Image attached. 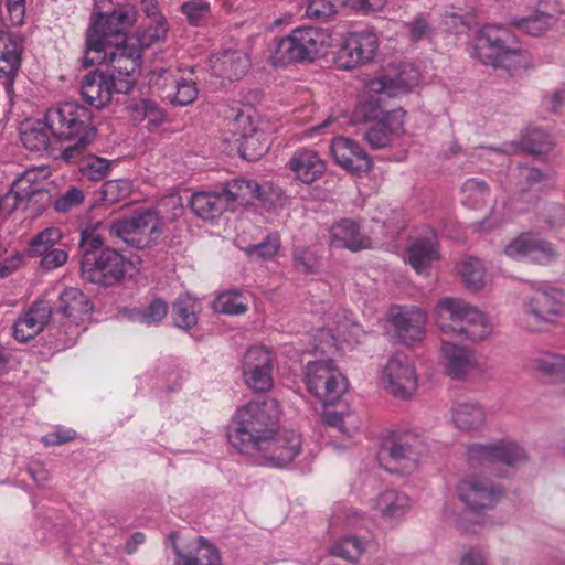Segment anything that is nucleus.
Segmentation results:
<instances>
[{
    "label": "nucleus",
    "instance_id": "obj_1",
    "mask_svg": "<svg viewBox=\"0 0 565 565\" xmlns=\"http://www.w3.org/2000/svg\"><path fill=\"white\" fill-rule=\"evenodd\" d=\"M279 403L275 398L252 401L236 409L227 428L228 443L238 452L257 455V447L279 425Z\"/></svg>",
    "mask_w": 565,
    "mask_h": 565
},
{
    "label": "nucleus",
    "instance_id": "obj_2",
    "mask_svg": "<svg viewBox=\"0 0 565 565\" xmlns=\"http://www.w3.org/2000/svg\"><path fill=\"white\" fill-rule=\"evenodd\" d=\"M102 226L98 223L96 227H86L81 232V275L88 282L113 287L125 280L131 262L115 248L104 246V238L97 233Z\"/></svg>",
    "mask_w": 565,
    "mask_h": 565
},
{
    "label": "nucleus",
    "instance_id": "obj_3",
    "mask_svg": "<svg viewBox=\"0 0 565 565\" xmlns=\"http://www.w3.org/2000/svg\"><path fill=\"white\" fill-rule=\"evenodd\" d=\"M45 124L55 138L75 141L62 151V158L67 162L75 160L97 132L93 124V111L74 102L50 108L45 114Z\"/></svg>",
    "mask_w": 565,
    "mask_h": 565
},
{
    "label": "nucleus",
    "instance_id": "obj_4",
    "mask_svg": "<svg viewBox=\"0 0 565 565\" xmlns=\"http://www.w3.org/2000/svg\"><path fill=\"white\" fill-rule=\"evenodd\" d=\"M135 14L131 9L119 6L110 12H99L92 26L86 32L85 50L81 58L84 68L100 64L105 61V47L137 40L127 36V31L134 23Z\"/></svg>",
    "mask_w": 565,
    "mask_h": 565
},
{
    "label": "nucleus",
    "instance_id": "obj_5",
    "mask_svg": "<svg viewBox=\"0 0 565 565\" xmlns=\"http://www.w3.org/2000/svg\"><path fill=\"white\" fill-rule=\"evenodd\" d=\"M515 35L503 25L483 26L477 39L476 54L483 64L503 68L510 75L529 65L527 52L515 46Z\"/></svg>",
    "mask_w": 565,
    "mask_h": 565
},
{
    "label": "nucleus",
    "instance_id": "obj_6",
    "mask_svg": "<svg viewBox=\"0 0 565 565\" xmlns=\"http://www.w3.org/2000/svg\"><path fill=\"white\" fill-rule=\"evenodd\" d=\"M437 323L444 333L482 341L492 332L487 316L459 298H443L436 306Z\"/></svg>",
    "mask_w": 565,
    "mask_h": 565
},
{
    "label": "nucleus",
    "instance_id": "obj_7",
    "mask_svg": "<svg viewBox=\"0 0 565 565\" xmlns=\"http://www.w3.org/2000/svg\"><path fill=\"white\" fill-rule=\"evenodd\" d=\"M93 303L81 289L68 287L64 289L52 308V334L56 337L62 347H70L76 342L81 333V324L89 319Z\"/></svg>",
    "mask_w": 565,
    "mask_h": 565
},
{
    "label": "nucleus",
    "instance_id": "obj_8",
    "mask_svg": "<svg viewBox=\"0 0 565 565\" xmlns=\"http://www.w3.org/2000/svg\"><path fill=\"white\" fill-rule=\"evenodd\" d=\"M330 35L318 28H297L278 42L271 57L275 66L313 61L323 56L330 46Z\"/></svg>",
    "mask_w": 565,
    "mask_h": 565
},
{
    "label": "nucleus",
    "instance_id": "obj_9",
    "mask_svg": "<svg viewBox=\"0 0 565 565\" xmlns=\"http://www.w3.org/2000/svg\"><path fill=\"white\" fill-rule=\"evenodd\" d=\"M107 230L111 237L119 238L138 249L154 245L163 233L158 212L150 209L138 212L129 218L114 221Z\"/></svg>",
    "mask_w": 565,
    "mask_h": 565
},
{
    "label": "nucleus",
    "instance_id": "obj_10",
    "mask_svg": "<svg viewBox=\"0 0 565 565\" xmlns=\"http://www.w3.org/2000/svg\"><path fill=\"white\" fill-rule=\"evenodd\" d=\"M305 383L309 393L324 405L340 399L348 387L347 380L331 359L308 362Z\"/></svg>",
    "mask_w": 565,
    "mask_h": 565
},
{
    "label": "nucleus",
    "instance_id": "obj_11",
    "mask_svg": "<svg viewBox=\"0 0 565 565\" xmlns=\"http://www.w3.org/2000/svg\"><path fill=\"white\" fill-rule=\"evenodd\" d=\"M137 40H130L122 44L114 45V47H105V61L108 64V75L116 79L117 93L127 94L135 85V73L137 72L141 51L145 49Z\"/></svg>",
    "mask_w": 565,
    "mask_h": 565
},
{
    "label": "nucleus",
    "instance_id": "obj_12",
    "mask_svg": "<svg viewBox=\"0 0 565 565\" xmlns=\"http://www.w3.org/2000/svg\"><path fill=\"white\" fill-rule=\"evenodd\" d=\"M564 311L565 294L554 287L536 288L523 302V315L531 331H539L544 324L554 322Z\"/></svg>",
    "mask_w": 565,
    "mask_h": 565
},
{
    "label": "nucleus",
    "instance_id": "obj_13",
    "mask_svg": "<svg viewBox=\"0 0 565 565\" xmlns=\"http://www.w3.org/2000/svg\"><path fill=\"white\" fill-rule=\"evenodd\" d=\"M301 450V436L295 430L278 429L257 447V455H249L262 466L281 468L290 463Z\"/></svg>",
    "mask_w": 565,
    "mask_h": 565
},
{
    "label": "nucleus",
    "instance_id": "obj_14",
    "mask_svg": "<svg viewBox=\"0 0 565 565\" xmlns=\"http://www.w3.org/2000/svg\"><path fill=\"white\" fill-rule=\"evenodd\" d=\"M62 239L58 227H46L30 239L28 256L40 258L39 266L44 271L57 269L68 260L67 246Z\"/></svg>",
    "mask_w": 565,
    "mask_h": 565
},
{
    "label": "nucleus",
    "instance_id": "obj_15",
    "mask_svg": "<svg viewBox=\"0 0 565 565\" xmlns=\"http://www.w3.org/2000/svg\"><path fill=\"white\" fill-rule=\"evenodd\" d=\"M467 456L472 467H488L497 463L514 467L527 460L525 450L510 440L472 444L468 448Z\"/></svg>",
    "mask_w": 565,
    "mask_h": 565
},
{
    "label": "nucleus",
    "instance_id": "obj_16",
    "mask_svg": "<svg viewBox=\"0 0 565 565\" xmlns=\"http://www.w3.org/2000/svg\"><path fill=\"white\" fill-rule=\"evenodd\" d=\"M459 500L475 513L493 509L502 499L503 489L488 478L471 476L457 484Z\"/></svg>",
    "mask_w": 565,
    "mask_h": 565
},
{
    "label": "nucleus",
    "instance_id": "obj_17",
    "mask_svg": "<svg viewBox=\"0 0 565 565\" xmlns=\"http://www.w3.org/2000/svg\"><path fill=\"white\" fill-rule=\"evenodd\" d=\"M385 390L395 398L408 399L418 387V377L409 358L403 353L393 355L383 370Z\"/></svg>",
    "mask_w": 565,
    "mask_h": 565
},
{
    "label": "nucleus",
    "instance_id": "obj_18",
    "mask_svg": "<svg viewBox=\"0 0 565 565\" xmlns=\"http://www.w3.org/2000/svg\"><path fill=\"white\" fill-rule=\"evenodd\" d=\"M422 438L411 431L394 436L383 446L395 463V467L387 468L391 472L408 475L417 468L422 452L424 451Z\"/></svg>",
    "mask_w": 565,
    "mask_h": 565
},
{
    "label": "nucleus",
    "instance_id": "obj_19",
    "mask_svg": "<svg viewBox=\"0 0 565 565\" xmlns=\"http://www.w3.org/2000/svg\"><path fill=\"white\" fill-rule=\"evenodd\" d=\"M419 73L411 64L391 65L385 72L366 83L367 92L388 98L406 94L418 83Z\"/></svg>",
    "mask_w": 565,
    "mask_h": 565
},
{
    "label": "nucleus",
    "instance_id": "obj_20",
    "mask_svg": "<svg viewBox=\"0 0 565 565\" xmlns=\"http://www.w3.org/2000/svg\"><path fill=\"white\" fill-rule=\"evenodd\" d=\"M246 385L255 392H268L273 387V358L263 347L247 350L243 360Z\"/></svg>",
    "mask_w": 565,
    "mask_h": 565
},
{
    "label": "nucleus",
    "instance_id": "obj_21",
    "mask_svg": "<svg viewBox=\"0 0 565 565\" xmlns=\"http://www.w3.org/2000/svg\"><path fill=\"white\" fill-rule=\"evenodd\" d=\"M377 49L379 41L373 32H352L339 51V61L343 68L350 70L371 62Z\"/></svg>",
    "mask_w": 565,
    "mask_h": 565
},
{
    "label": "nucleus",
    "instance_id": "obj_22",
    "mask_svg": "<svg viewBox=\"0 0 565 565\" xmlns=\"http://www.w3.org/2000/svg\"><path fill=\"white\" fill-rule=\"evenodd\" d=\"M504 253L512 258L527 259L537 264H547L554 260L557 253L554 246L539 236L525 233L509 243Z\"/></svg>",
    "mask_w": 565,
    "mask_h": 565
},
{
    "label": "nucleus",
    "instance_id": "obj_23",
    "mask_svg": "<svg viewBox=\"0 0 565 565\" xmlns=\"http://www.w3.org/2000/svg\"><path fill=\"white\" fill-rule=\"evenodd\" d=\"M426 322V313L417 307H396L392 310L391 323L396 338L404 344L422 341Z\"/></svg>",
    "mask_w": 565,
    "mask_h": 565
},
{
    "label": "nucleus",
    "instance_id": "obj_24",
    "mask_svg": "<svg viewBox=\"0 0 565 565\" xmlns=\"http://www.w3.org/2000/svg\"><path fill=\"white\" fill-rule=\"evenodd\" d=\"M114 93H117L116 79L100 70L88 72L82 79L81 95L96 109L107 106Z\"/></svg>",
    "mask_w": 565,
    "mask_h": 565
},
{
    "label": "nucleus",
    "instance_id": "obj_25",
    "mask_svg": "<svg viewBox=\"0 0 565 565\" xmlns=\"http://www.w3.org/2000/svg\"><path fill=\"white\" fill-rule=\"evenodd\" d=\"M52 307L45 300H38L20 316L13 324V337L19 342L34 339L52 318Z\"/></svg>",
    "mask_w": 565,
    "mask_h": 565
},
{
    "label": "nucleus",
    "instance_id": "obj_26",
    "mask_svg": "<svg viewBox=\"0 0 565 565\" xmlns=\"http://www.w3.org/2000/svg\"><path fill=\"white\" fill-rule=\"evenodd\" d=\"M330 151L335 162L349 172L364 173L372 167V161L365 151L349 138H334L331 141Z\"/></svg>",
    "mask_w": 565,
    "mask_h": 565
},
{
    "label": "nucleus",
    "instance_id": "obj_27",
    "mask_svg": "<svg viewBox=\"0 0 565 565\" xmlns=\"http://www.w3.org/2000/svg\"><path fill=\"white\" fill-rule=\"evenodd\" d=\"M238 128H242L236 139L241 157L247 161H257L269 149L270 142L263 130H258L247 116L238 115L235 119Z\"/></svg>",
    "mask_w": 565,
    "mask_h": 565
},
{
    "label": "nucleus",
    "instance_id": "obj_28",
    "mask_svg": "<svg viewBox=\"0 0 565 565\" xmlns=\"http://www.w3.org/2000/svg\"><path fill=\"white\" fill-rule=\"evenodd\" d=\"M330 246L356 253L372 247V239L361 233L360 224L352 218H342L329 231Z\"/></svg>",
    "mask_w": 565,
    "mask_h": 565
},
{
    "label": "nucleus",
    "instance_id": "obj_29",
    "mask_svg": "<svg viewBox=\"0 0 565 565\" xmlns=\"http://www.w3.org/2000/svg\"><path fill=\"white\" fill-rule=\"evenodd\" d=\"M22 44L11 32L0 31V81L9 90L21 66Z\"/></svg>",
    "mask_w": 565,
    "mask_h": 565
},
{
    "label": "nucleus",
    "instance_id": "obj_30",
    "mask_svg": "<svg viewBox=\"0 0 565 565\" xmlns=\"http://www.w3.org/2000/svg\"><path fill=\"white\" fill-rule=\"evenodd\" d=\"M288 167L295 178L306 184L315 182L326 171V163L318 152L307 148L295 151L288 161Z\"/></svg>",
    "mask_w": 565,
    "mask_h": 565
},
{
    "label": "nucleus",
    "instance_id": "obj_31",
    "mask_svg": "<svg viewBox=\"0 0 565 565\" xmlns=\"http://www.w3.org/2000/svg\"><path fill=\"white\" fill-rule=\"evenodd\" d=\"M47 174V170L44 167L25 170L12 183V192L15 193V198L19 201H31L34 198H39V201L47 202L50 194L42 186Z\"/></svg>",
    "mask_w": 565,
    "mask_h": 565
},
{
    "label": "nucleus",
    "instance_id": "obj_32",
    "mask_svg": "<svg viewBox=\"0 0 565 565\" xmlns=\"http://www.w3.org/2000/svg\"><path fill=\"white\" fill-rule=\"evenodd\" d=\"M248 68L249 58L246 53L239 50L224 51L212 60L213 74L231 82L241 79Z\"/></svg>",
    "mask_w": 565,
    "mask_h": 565
},
{
    "label": "nucleus",
    "instance_id": "obj_33",
    "mask_svg": "<svg viewBox=\"0 0 565 565\" xmlns=\"http://www.w3.org/2000/svg\"><path fill=\"white\" fill-rule=\"evenodd\" d=\"M408 264L417 274H425L434 260L439 259L435 235L416 238L407 248Z\"/></svg>",
    "mask_w": 565,
    "mask_h": 565
},
{
    "label": "nucleus",
    "instance_id": "obj_34",
    "mask_svg": "<svg viewBox=\"0 0 565 565\" xmlns=\"http://www.w3.org/2000/svg\"><path fill=\"white\" fill-rule=\"evenodd\" d=\"M441 353L447 362L446 372L451 379L460 380L466 377L475 365L473 352L467 347L444 341Z\"/></svg>",
    "mask_w": 565,
    "mask_h": 565
},
{
    "label": "nucleus",
    "instance_id": "obj_35",
    "mask_svg": "<svg viewBox=\"0 0 565 565\" xmlns=\"http://www.w3.org/2000/svg\"><path fill=\"white\" fill-rule=\"evenodd\" d=\"M553 147L551 136L541 129L526 130L520 141L503 145L500 151L508 154L525 152L531 154H542L548 152Z\"/></svg>",
    "mask_w": 565,
    "mask_h": 565
},
{
    "label": "nucleus",
    "instance_id": "obj_36",
    "mask_svg": "<svg viewBox=\"0 0 565 565\" xmlns=\"http://www.w3.org/2000/svg\"><path fill=\"white\" fill-rule=\"evenodd\" d=\"M221 192L226 199L228 209L233 203L248 205L255 200H263L262 186L254 180H231L222 186Z\"/></svg>",
    "mask_w": 565,
    "mask_h": 565
},
{
    "label": "nucleus",
    "instance_id": "obj_37",
    "mask_svg": "<svg viewBox=\"0 0 565 565\" xmlns=\"http://www.w3.org/2000/svg\"><path fill=\"white\" fill-rule=\"evenodd\" d=\"M141 10L152 20L153 26H148L137 34L141 45L150 46L166 39L168 33L167 20L161 13L157 0H141Z\"/></svg>",
    "mask_w": 565,
    "mask_h": 565
},
{
    "label": "nucleus",
    "instance_id": "obj_38",
    "mask_svg": "<svg viewBox=\"0 0 565 565\" xmlns=\"http://www.w3.org/2000/svg\"><path fill=\"white\" fill-rule=\"evenodd\" d=\"M172 546L175 554L177 565H221V556L217 548L207 543L203 537L198 540V546L193 552L183 553L173 540V534H170Z\"/></svg>",
    "mask_w": 565,
    "mask_h": 565
},
{
    "label": "nucleus",
    "instance_id": "obj_39",
    "mask_svg": "<svg viewBox=\"0 0 565 565\" xmlns=\"http://www.w3.org/2000/svg\"><path fill=\"white\" fill-rule=\"evenodd\" d=\"M190 207L195 215L203 220H213L223 214L228 206L221 190L194 193L190 200Z\"/></svg>",
    "mask_w": 565,
    "mask_h": 565
},
{
    "label": "nucleus",
    "instance_id": "obj_40",
    "mask_svg": "<svg viewBox=\"0 0 565 565\" xmlns=\"http://www.w3.org/2000/svg\"><path fill=\"white\" fill-rule=\"evenodd\" d=\"M451 418L455 426L463 431L482 428L486 424V414L477 403H456L451 408Z\"/></svg>",
    "mask_w": 565,
    "mask_h": 565
},
{
    "label": "nucleus",
    "instance_id": "obj_41",
    "mask_svg": "<svg viewBox=\"0 0 565 565\" xmlns=\"http://www.w3.org/2000/svg\"><path fill=\"white\" fill-rule=\"evenodd\" d=\"M49 130L45 121L28 120L21 127V142L30 151L39 152L46 150L50 143Z\"/></svg>",
    "mask_w": 565,
    "mask_h": 565
},
{
    "label": "nucleus",
    "instance_id": "obj_42",
    "mask_svg": "<svg viewBox=\"0 0 565 565\" xmlns=\"http://www.w3.org/2000/svg\"><path fill=\"white\" fill-rule=\"evenodd\" d=\"M365 93L369 95L367 99L362 102L359 106V113L369 121H375L376 124L390 125L391 117L396 115V111L388 110L383 103L386 95H380L369 93L365 87Z\"/></svg>",
    "mask_w": 565,
    "mask_h": 565
},
{
    "label": "nucleus",
    "instance_id": "obj_43",
    "mask_svg": "<svg viewBox=\"0 0 565 565\" xmlns=\"http://www.w3.org/2000/svg\"><path fill=\"white\" fill-rule=\"evenodd\" d=\"M376 508L383 516L396 519L406 513L409 508V498L396 490H386L376 501Z\"/></svg>",
    "mask_w": 565,
    "mask_h": 565
},
{
    "label": "nucleus",
    "instance_id": "obj_44",
    "mask_svg": "<svg viewBox=\"0 0 565 565\" xmlns=\"http://www.w3.org/2000/svg\"><path fill=\"white\" fill-rule=\"evenodd\" d=\"M552 175L534 167L519 168V193L524 196L529 192H539L552 183Z\"/></svg>",
    "mask_w": 565,
    "mask_h": 565
},
{
    "label": "nucleus",
    "instance_id": "obj_45",
    "mask_svg": "<svg viewBox=\"0 0 565 565\" xmlns=\"http://www.w3.org/2000/svg\"><path fill=\"white\" fill-rule=\"evenodd\" d=\"M458 273L468 289L480 290L486 285V270L479 258L465 257L458 264Z\"/></svg>",
    "mask_w": 565,
    "mask_h": 565
},
{
    "label": "nucleus",
    "instance_id": "obj_46",
    "mask_svg": "<svg viewBox=\"0 0 565 565\" xmlns=\"http://www.w3.org/2000/svg\"><path fill=\"white\" fill-rule=\"evenodd\" d=\"M198 301L189 295H181L172 305V318L178 328L189 330L196 322Z\"/></svg>",
    "mask_w": 565,
    "mask_h": 565
},
{
    "label": "nucleus",
    "instance_id": "obj_47",
    "mask_svg": "<svg viewBox=\"0 0 565 565\" xmlns=\"http://www.w3.org/2000/svg\"><path fill=\"white\" fill-rule=\"evenodd\" d=\"M556 22L557 19L553 14L545 12H537L530 17L511 20L513 26L532 36L544 34Z\"/></svg>",
    "mask_w": 565,
    "mask_h": 565
},
{
    "label": "nucleus",
    "instance_id": "obj_48",
    "mask_svg": "<svg viewBox=\"0 0 565 565\" xmlns=\"http://www.w3.org/2000/svg\"><path fill=\"white\" fill-rule=\"evenodd\" d=\"M198 88L191 79H178L172 83L166 94V100L175 106H188L192 104L198 97Z\"/></svg>",
    "mask_w": 565,
    "mask_h": 565
},
{
    "label": "nucleus",
    "instance_id": "obj_49",
    "mask_svg": "<svg viewBox=\"0 0 565 565\" xmlns=\"http://www.w3.org/2000/svg\"><path fill=\"white\" fill-rule=\"evenodd\" d=\"M213 309L224 315H242L247 310V305L242 299V294L236 290L221 292L213 301Z\"/></svg>",
    "mask_w": 565,
    "mask_h": 565
},
{
    "label": "nucleus",
    "instance_id": "obj_50",
    "mask_svg": "<svg viewBox=\"0 0 565 565\" xmlns=\"http://www.w3.org/2000/svg\"><path fill=\"white\" fill-rule=\"evenodd\" d=\"M533 369L546 376L565 379V355L544 353L533 359Z\"/></svg>",
    "mask_w": 565,
    "mask_h": 565
},
{
    "label": "nucleus",
    "instance_id": "obj_51",
    "mask_svg": "<svg viewBox=\"0 0 565 565\" xmlns=\"http://www.w3.org/2000/svg\"><path fill=\"white\" fill-rule=\"evenodd\" d=\"M364 551V542L356 536H344L337 541L331 547L332 555L351 563H356Z\"/></svg>",
    "mask_w": 565,
    "mask_h": 565
},
{
    "label": "nucleus",
    "instance_id": "obj_52",
    "mask_svg": "<svg viewBox=\"0 0 565 565\" xmlns=\"http://www.w3.org/2000/svg\"><path fill=\"white\" fill-rule=\"evenodd\" d=\"M280 248L278 234L270 233L258 244L246 247V254L254 260L271 259Z\"/></svg>",
    "mask_w": 565,
    "mask_h": 565
},
{
    "label": "nucleus",
    "instance_id": "obj_53",
    "mask_svg": "<svg viewBox=\"0 0 565 565\" xmlns=\"http://www.w3.org/2000/svg\"><path fill=\"white\" fill-rule=\"evenodd\" d=\"M79 170L87 179L99 181L108 174L110 161L97 156H88L81 161Z\"/></svg>",
    "mask_w": 565,
    "mask_h": 565
},
{
    "label": "nucleus",
    "instance_id": "obj_54",
    "mask_svg": "<svg viewBox=\"0 0 565 565\" xmlns=\"http://www.w3.org/2000/svg\"><path fill=\"white\" fill-rule=\"evenodd\" d=\"M168 310L167 301L157 298L146 309L136 312V320L145 324H158L167 317Z\"/></svg>",
    "mask_w": 565,
    "mask_h": 565
},
{
    "label": "nucleus",
    "instance_id": "obj_55",
    "mask_svg": "<svg viewBox=\"0 0 565 565\" xmlns=\"http://www.w3.org/2000/svg\"><path fill=\"white\" fill-rule=\"evenodd\" d=\"M135 111L138 117L148 119V122L154 127H158L166 121L164 111L151 99H140L135 105Z\"/></svg>",
    "mask_w": 565,
    "mask_h": 565
},
{
    "label": "nucleus",
    "instance_id": "obj_56",
    "mask_svg": "<svg viewBox=\"0 0 565 565\" xmlns=\"http://www.w3.org/2000/svg\"><path fill=\"white\" fill-rule=\"evenodd\" d=\"M394 128L393 124H375L364 132V140L372 149H382L390 142V131Z\"/></svg>",
    "mask_w": 565,
    "mask_h": 565
},
{
    "label": "nucleus",
    "instance_id": "obj_57",
    "mask_svg": "<svg viewBox=\"0 0 565 565\" xmlns=\"http://www.w3.org/2000/svg\"><path fill=\"white\" fill-rule=\"evenodd\" d=\"M129 193V186L122 180H109L100 190V200L106 204H114L125 199Z\"/></svg>",
    "mask_w": 565,
    "mask_h": 565
},
{
    "label": "nucleus",
    "instance_id": "obj_58",
    "mask_svg": "<svg viewBox=\"0 0 565 565\" xmlns=\"http://www.w3.org/2000/svg\"><path fill=\"white\" fill-rule=\"evenodd\" d=\"M340 3H345L344 0H310L306 15L309 19H324L334 14Z\"/></svg>",
    "mask_w": 565,
    "mask_h": 565
},
{
    "label": "nucleus",
    "instance_id": "obj_59",
    "mask_svg": "<svg viewBox=\"0 0 565 565\" xmlns=\"http://www.w3.org/2000/svg\"><path fill=\"white\" fill-rule=\"evenodd\" d=\"M84 192L76 186H72L55 200L54 210L58 213H67L79 206L84 202Z\"/></svg>",
    "mask_w": 565,
    "mask_h": 565
},
{
    "label": "nucleus",
    "instance_id": "obj_60",
    "mask_svg": "<svg viewBox=\"0 0 565 565\" xmlns=\"http://www.w3.org/2000/svg\"><path fill=\"white\" fill-rule=\"evenodd\" d=\"M177 81L178 78L168 68L160 67L150 72V86L158 92L162 99H166L171 82L177 83Z\"/></svg>",
    "mask_w": 565,
    "mask_h": 565
},
{
    "label": "nucleus",
    "instance_id": "obj_61",
    "mask_svg": "<svg viewBox=\"0 0 565 565\" xmlns=\"http://www.w3.org/2000/svg\"><path fill=\"white\" fill-rule=\"evenodd\" d=\"M462 191L466 198L473 201L476 204L483 203L486 198L490 194L488 184L477 178L468 179L462 185Z\"/></svg>",
    "mask_w": 565,
    "mask_h": 565
},
{
    "label": "nucleus",
    "instance_id": "obj_62",
    "mask_svg": "<svg viewBox=\"0 0 565 565\" xmlns=\"http://www.w3.org/2000/svg\"><path fill=\"white\" fill-rule=\"evenodd\" d=\"M181 11L186 15L191 24H198L209 15L210 4L203 0H192L183 3Z\"/></svg>",
    "mask_w": 565,
    "mask_h": 565
},
{
    "label": "nucleus",
    "instance_id": "obj_63",
    "mask_svg": "<svg viewBox=\"0 0 565 565\" xmlns=\"http://www.w3.org/2000/svg\"><path fill=\"white\" fill-rule=\"evenodd\" d=\"M292 258L295 266L306 274L313 271L317 264L316 255L307 247L295 248Z\"/></svg>",
    "mask_w": 565,
    "mask_h": 565
},
{
    "label": "nucleus",
    "instance_id": "obj_64",
    "mask_svg": "<svg viewBox=\"0 0 565 565\" xmlns=\"http://www.w3.org/2000/svg\"><path fill=\"white\" fill-rule=\"evenodd\" d=\"M317 340L319 343L313 344V351L316 353L326 354L332 352L337 347L335 337L329 329L318 330L317 334L315 335V341Z\"/></svg>",
    "mask_w": 565,
    "mask_h": 565
}]
</instances>
